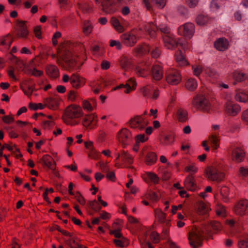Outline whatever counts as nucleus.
Wrapping results in <instances>:
<instances>
[{"mask_svg": "<svg viewBox=\"0 0 248 248\" xmlns=\"http://www.w3.org/2000/svg\"><path fill=\"white\" fill-rule=\"evenodd\" d=\"M166 80L170 85H177L181 80L180 73L176 70H169L166 74Z\"/></svg>", "mask_w": 248, "mask_h": 248, "instance_id": "obj_6", "label": "nucleus"}, {"mask_svg": "<svg viewBox=\"0 0 248 248\" xmlns=\"http://www.w3.org/2000/svg\"><path fill=\"white\" fill-rule=\"evenodd\" d=\"M152 74L155 80H159L161 79L163 77L162 68L158 65L153 66L152 69Z\"/></svg>", "mask_w": 248, "mask_h": 248, "instance_id": "obj_14", "label": "nucleus"}, {"mask_svg": "<svg viewBox=\"0 0 248 248\" xmlns=\"http://www.w3.org/2000/svg\"><path fill=\"white\" fill-rule=\"evenodd\" d=\"M82 107L84 109H87L89 111L93 110V107L90 103L87 100H85L83 102Z\"/></svg>", "mask_w": 248, "mask_h": 248, "instance_id": "obj_55", "label": "nucleus"}, {"mask_svg": "<svg viewBox=\"0 0 248 248\" xmlns=\"http://www.w3.org/2000/svg\"><path fill=\"white\" fill-rule=\"evenodd\" d=\"M29 73L35 77H40L43 75V73L41 70H39L35 68H33L32 69H31L29 71Z\"/></svg>", "mask_w": 248, "mask_h": 248, "instance_id": "obj_53", "label": "nucleus"}, {"mask_svg": "<svg viewBox=\"0 0 248 248\" xmlns=\"http://www.w3.org/2000/svg\"><path fill=\"white\" fill-rule=\"evenodd\" d=\"M174 136L172 135H167L164 136V141L166 143H172L174 141Z\"/></svg>", "mask_w": 248, "mask_h": 248, "instance_id": "obj_60", "label": "nucleus"}, {"mask_svg": "<svg viewBox=\"0 0 248 248\" xmlns=\"http://www.w3.org/2000/svg\"><path fill=\"white\" fill-rule=\"evenodd\" d=\"M220 194L222 196V200L224 202H227L229 201V188L226 186H222L220 189Z\"/></svg>", "mask_w": 248, "mask_h": 248, "instance_id": "obj_32", "label": "nucleus"}, {"mask_svg": "<svg viewBox=\"0 0 248 248\" xmlns=\"http://www.w3.org/2000/svg\"><path fill=\"white\" fill-rule=\"evenodd\" d=\"M112 2L110 0H105L102 2L103 10L106 13H110L113 12V10L109 8V6L112 5Z\"/></svg>", "mask_w": 248, "mask_h": 248, "instance_id": "obj_33", "label": "nucleus"}, {"mask_svg": "<svg viewBox=\"0 0 248 248\" xmlns=\"http://www.w3.org/2000/svg\"><path fill=\"white\" fill-rule=\"evenodd\" d=\"M178 119L181 122H186L187 119V112L183 109H179L177 112Z\"/></svg>", "mask_w": 248, "mask_h": 248, "instance_id": "obj_28", "label": "nucleus"}, {"mask_svg": "<svg viewBox=\"0 0 248 248\" xmlns=\"http://www.w3.org/2000/svg\"><path fill=\"white\" fill-rule=\"evenodd\" d=\"M44 106H45L41 103H30L29 105V108L33 110H37L38 108L43 109L44 108Z\"/></svg>", "mask_w": 248, "mask_h": 248, "instance_id": "obj_48", "label": "nucleus"}, {"mask_svg": "<svg viewBox=\"0 0 248 248\" xmlns=\"http://www.w3.org/2000/svg\"><path fill=\"white\" fill-rule=\"evenodd\" d=\"M43 161L44 164L50 169L54 170L56 169V163L51 156L49 155H45L43 157Z\"/></svg>", "mask_w": 248, "mask_h": 248, "instance_id": "obj_19", "label": "nucleus"}, {"mask_svg": "<svg viewBox=\"0 0 248 248\" xmlns=\"http://www.w3.org/2000/svg\"><path fill=\"white\" fill-rule=\"evenodd\" d=\"M150 51V48L146 45H139L133 50L134 53L137 56H142Z\"/></svg>", "mask_w": 248, "mask_h": 248, "instance_id": "obj_15", "label": "nucleus"}, {"mask_svg": "<svg viewBox=\"0 0 248 248\" xmlns=\"http://www.w3.org/2000/svg\"><path fill=\"white\" fill-rule=\"evenodd\" d=\"M83 115L82 108L77 105L73 104L67 107L65 109L63 120L65 122V118L69 119H78Z\"/></svg>", "mask_w": 248, "mask_h": 248, "instance_id": "obj_1", "label": "nucleus"}, {"mask_svg": "<svg viewBox=\"0 0 248 248\" xmlns=\"http://www.w3.org/2000/svg\"><path fill=\"white\" fill-rule=\"evenodd\" d=\"M179 31L185 38L190 39L195 32V25L190 22L186 23L179 27Z\"/></svg>", "mask_w": 248, "mask_h": 248, "instance_id": "obj_5", "label": "nucleus"}, {"mask_svg": "<svg viewBox=\"0 0 248 248\" xmlns=\"http://www.w3.org/2000/svg\"><path fill=\"white\" fill-rule=\"evenodd\" d=\"M205 173L208 179L217 182L223 181L225 178V174L218 170L214 166H208L205 170Z\"/></svg>", "mask_w": 248, "mask_h": 248, "instance_id": "obj_3", "label": "nucleus"}, {"mask_svg": "<svg viewBox=\"0 0 248 248\" xmlns=\"http://www.w3.org/2000/svg\"><path fill=\"white\" fill-rule=\"evenodd\" d=\"M210 225H211L212 228L215 231H220L222 229L221 224L218 221H211Z\"/></svg>", "mask_w": 248, "mask_h": 248, "instance_id": "obj_49", "label": "nucleus"}, {"mask_svg": "<svg viewBox=\"0 0 248 248\" xmlns=\"http://www.w3.org/2000/svg\"><path fill=\"white\" fill-rule=\"evenodd\" d=\"M156 155L154 153H148L146 157V163L148 165H152L156 161Z\"/></svg>", "mask_w": 248, "mask_h": 248, "instance_id": "obj_27", "label": "nucleus"}, {"mask_svg": "<svg viewBox=\"0 0 248 248\" xmlns=\"http://www.w3.org/2000/svg\"><path fill=\"white\" fill-rule=\"evenodd\" d=\"M123 89L124 91L123 92L124 93H128L130 92V90H131V86L128 84H126L125 85L121 84L116 87H115L113 90H116L117 89Z\"/></svg>", "mask_w": 248, "mask_h": 248, "instance_id": "obj_41", "label": "nucleus"}, {"mask_svg": "<svg viewBox=\"0 0 248 248\" xmlns=\"http://www.w3.org/2000/svg\"><path fill=\"white\" fill-rule=\"evenodd\" d=\"M131 127L137 128L140 130L144 129L147 125V123L144 119L140 116H136L131 119L129 122Z\"/></svg>", "mask_w": 248, "mask_h": 248, "instance_id": "obj_9", "label": "nucleus"}, {"mask_svg": "<svg viewBox=\"0 0 248 248\" xmlns=\"http://www.w3.org/2000/svg\"><path fill=\"white\" fill-rule=\"evenodd\" d=\"M238 246L239 248H248V239L239 241Z\"/></svg>", "mask_w": 248, "mask_h": 248, "instance_id": "obj_54", "label": "nucleus"}, {"mask_svg": "<svg viewBox=\"0 0 248 248\" xmlns=\"http://www.w3.org/2000/svg\"><path fill=\"white\" fill-rule=\"evenodd\" d=\"M111 22L116 30L119 32H122L124 31L123 27L120 24L119 20L114 17L111 18Z\"/></svg>", "mask_w": 248, "mask_h": 248, "instance_id": "obj_36", "label": "nucleus"}, {"mask_svg": "<svg viewBox=\"0 0 248 248\" xmlns=\"http://www.w3.org/2000/svg\"><path fill=\"white\" fill-rule=\"evenodd\" d=\"M129 135V133L127 129L125 128L121 129L118 133L119 141L122 142L123 144L125 145V143L124 142L128 138Z\"/></svg>", "mask_w": 248, "mask_h": 248, "instance_id": "obj_22", "label": "nucleus"}, {"mask_svg": "<svg viewBox=\"0 0 248 248\" xmlns=\"http://www.w3.org/2000/svg\"><path fill=\"white\" fill-rule=\"evenodd\" d=\"M93 27L91 24L88 23L87 24H85L84 27L83 29V31L86 35H89L92 32Z\"/></svg>", "mask_w": 248, "mask_h": 248, "instance_id": "obj_46", "label": "nucleus"}, {"mask_svg": "<svg viewBox=\"0 0 248 248\" xmlns=\"http://www.w3.org/2000/svg\"><path fill=\"white\" fill-rule=\"evenodd\" d=\"M205 72L210 77H213L217 74V71L214 68L210 67L206 69Z\"/></svg>", "mask_w": 248, "mask_h": 248, "instance_id": "obj_51", "label": "nucleus"}, {"mask_svg": "<svg viewBox=\"0 0 248 248\" xmlns=\"http://www.w3.org/2000/svg\"><path fill=\"white\" fill-rule=\"evenodd\" d=\"M163 40L165 46L169 49H172L178 46L176 41L167 35L163 37ZM178 46H180L184 50L188 49V46L186 44H178Z\"/></svg>", "mask_w": 248, "mask_h": 248, "instance_id": "obj_8", "label": "nucleus"}, {"mask_svg": "<svg viewBox=\"0 0 248 248\" xmlns=\"http://www.w3.org/2000/svg\"><path fill=\"white\" fill-rule=\"evenodd\" d=\"M19 29L17 31V36L18 37L26 39L27 38L29 31L24 21H20Z\"/></svg>", "mask_w": 248, "mask_h": 248, "instance_id": "obj_13", "label": "nucleus"}, {"mask_svg": "<svg viewBox=\"0 0 248 248\" xmlns=\"http://www.w3.org/2000/svg\"><path fill=\"white\" fill-rule=\"evenodd\" d=\"M113 243L116 246L121 248L126 247L129 244L128 240L124 237L119 238V239L113 240Z\"/></svg>", "mask_w": 248, "mask_h": 248, "instance_id": "obj_25", "label": "nucleus"}, {"mask_svg": "<svg viewBox=\"0 0 248 248\" xmlns=\"http://www.w3.org/2000/svg\"><path fill=\"white\" fill-rule=\"evenodd\" d=\"M214 46L219 51H224L229 46V42L224 38H220L214 43Z\"/></svg>", "mask_w": 248, "mask_h": 248, "instance_id": "obj_12", "label": "nucleus"}, {"mask_svg": "<svg viewBox=\"0 0 248 248\" xmlns=\"http://www.w3.org/2000/svg\"><path fill=\"white\" fill-rule=\"evenodd\" d=\"M122 37L124 43L127 46H133L137 42V38L134 35L124 34Z\"/></svg>", "mask_w": 248, "mask_h": 248, "instance_id": "obj_17", "label": "nucleus"}, {"mask_svg": "<svg viewBox=\"0 0 248 248\" xmlns=\"http://www.w3.org/2000/svg\"><path fill=\"white\" fill-rule=\"evenodd\" d=\"M46 74L52 78H57L59 76V71L57 67L54 65H48L46 67Z\"/></svg>", "mask_w": 248, "mask_h": 248, "instance_id": "obj_16", "label": "nucleus"}, {"mask_svg": "<svg viewBox=\"0 0 248 248\" xmlns=\"http://www.w3.org/2000/svg\"><path fill=\"white\" fill-rule=\"evenodd\" d=\"M2 121L4 123L9 124L14 122V118L10 115L4 116L2 117Z\"/></svg>", "mask_w": 248, "mask_h": 248, "instance_id": "obj_56", "label": "nucleus"}, {"mask_svg": "<svg viewBox=\"0 0 248 248\" xmlns=\"http://www.w3.org/2000/svg\"><path fill=\"white\" fill-rule=\"evenodd\" d=\"M35 36L38 39L42 38L41 27V26H37L34 27L33 30Z\"/></svg>", "mask_w": 248, "mask_h": 248, "instance_id": "obj_50", "label": "nucleus"}, {"mask_svg": "<svg viewBox=\"0 0 248 248\" xmlns=\"http://www.w3.org/2000/svg\"><path fill=\"white\" fill-rule=\"evenodd\" d=\"M155 215L157 221L160 223H164L166 221V215L160 209L155 210Z\"/></svg>", "mask_w": 248, "mask_h": 248, "instance_id": "obj_23", "label": "nucleus"}, {"mask_svg": "<svg viewBox=\"0 0 248 248\" xmlns=\"http://www.w3.org/2000/svg\"><path fill=\"white\" fill-rule=\"evenodd\" d=\"M150 239L154 243L157 244L160 241L159 234L155 232H152L150 234Z\"/></svg>", "mask_w": 248, "mask_h": 248, "instance_id": "obj_44", "label": "nucleus"}, {"mask_svg": "<svg viewBox=\"0 0 248 248\" xmlns=\"http://www.w3.org/2000/svg\"><path fill=\"white\" fill-rule=\"evenodd\" d=\"M245 155V152L243 150L240 148H235L232 151L231 157L233 161L239 163L244 160Z\"/></svg>", "mask_w": 248, "mask_h": 248, "instance_id": "obj_11", "label": "nucleus"}, {"mask_svg": "<svg viewBox=\"0 0 248 248\" xmlns=\"http://www.w3.org/2000/svg\"><path fill=\"white\" fill-rule=\"evenodd\" d=\"M210 210L209 207L203 202H200L198 203V207L197 209L199 215H204L207 214Z\"/></svg>", "mask_w": 248, "mask_h": 248, "instance_id": "obj_21", "label": "nucleus"}, {"mask_svg": "<svg viewBox=\"0 0 248 248\" xmlns=\"http://www.w3.org/2000/svg\"><path fill=\"white\" fill-rule=\"evenodd\" d=\"M198 170L197 168L195 166V165L192 164L186 166L185 168V170L186 172H190V174L192 175L193 173H195L197 172Z\"/></svg>", "mask_w": 248, "mask_h": 248, "instance_id": "obj_43", "label": "nucleus"}, {"mask_svg": "<svg viewBox=\"0 0 248 248\" xmlns=\"http://www.w3.org/2000/svg\"><path fill=\"white\" fill-rule=\"evenodd\" d=\"M197 82L193 78L188 79L186 82V87L189 91H194L197 87Z\"/></svg>", "mask_w": 248, "mask_h": 248, "instance_id": "obj_26", "label": "nucleus"}, {"mask_svg": "<svg viewBox=\"0 0 248 248\" xmlns=\"http://www.w3.org/2000/svg\"><path fill=\"white\" fill-rule=\"evenodd\" d=\"M121 157L124 160L127 161L129 163L132 162V158L130 155L128 154L125 151H123L121 154L118 155V158Z\"/></svg>", "mask_w": 248, "mask_h": 248, "instance_id": "obj_40", "label": "nucleus"}, {"mask_svg": "<svg viewBox=\"0 0 248 248\" xmlns=\"http://www.w3.org/2000/svg\"><path fill=\"white\" fill-rule=\"evenodd\" d=\"M216 214L218 216L225 217L226 215L225 207L221 204H217L216 207Z\"/></svg>", "mask_w": 248, "mask_h": 248, "instance_id": "obj_38", "label": "nucleus"}, {"mask_svg": "<svg viewBox=\"0 0 248 248\" xmlns=\"http://www.w3.org/2000/svg\"><path fill=\"white\" fill-rule=\"evenodd\" d=\"M240 174L244 177L248 176V168H246L244 167H241L239 169Z\"/></svg>", "mask_w": 248, "mask_h": 248, "instance_id": "obj_61", "label": "nucleus"}, {"mask_svg": "<svg viewBox=\"0 0 248 248\" xmlns=\"http://www.w3.org/2000/svg\"><path fill=\"white\" fill-rule=\"evenodd\" d=\"M209 21V18L208 16L203 15H199L196 18V23L198 25L203 26L206 24Z\"/></svg>", "mask_w": 248, "mask_h": 248, "instance_id": "obj_29", "label": "nucleus"}, {"mask_svg": "<svg viewBox=\"0 0 248 248\" xmlns=\"http://www.w3.org/2000/svg\"><path fill=\"white\" fill-rule=\"evenodd\" d=\"M209 140L213 148L217 149L219 146L220 138L216 135H212L209 137Z\"/></svg>", "mask_w": 248, "mask_h": 248, "instance_id": "obj_24", "label": "nucleus"}, {"mask_svg": "<svg viewBox=\"0 0 248 248\" xmlns=\"http://www.w3.org/2000/svg\"><path fill=\"white\" fill-rule=\"evenodd\" d=\"M185 187L188 190H194L196 185L194 177L192 175H189L186 179L185 182Z\"/></svg>", "mask_w": 248, "mask_h": 248, "instance_id": "obj_18", "label": "nucleus"}, {"mask_svg": "<svg viewBox=\"0 0 248 248\" xmlns=\"http://www.w3.org/2000/svg\"><path fill=\"white\" fill-rule=\"evenodd\" d=\"M93 119L94 116L93 115H86L83 120V125L86 127H90Z\"/></svg>", "mask_w": 248, "mask_h": 248, "instance_id": "obj_35", "label": "nucleus"}, {"mask_svg": "<svg viewBox=\"0 0 248 248\" xmlns=\"http://www.w3.org/2000/svg\"><path fill=\"white\" fill-rule=\"evenodd\" d=\"M233 78L238 82H241L245 80L247 76L245 74L235 71L233 73Z\"/></svg>", "mask_w": 248, "mask_h": 248, "instance_id": "obj_31", "label": "nucleus"}, {"mask_svg": "<svg viewBox=\"0 0 248 248\" xmlns=\"http://www.w3.org/2000/svg\"><path fill=\"white\" fill-rule=\"evenodd\" d=\"M146 30L149 32V34L151 36H154L155 35V31H154L155 29V25L152 23H149L145 26Z\"/></svg>", "mask_w": 248, "mask_h": 248, "instance_id": "obj_42", "label": "nucleus"}, {"mask_svg": "<svg viewBox=\"0 0 248 248\" xmlns=\"http://www.w3.org/2000/svg\"><path fill=\"white\" fill-rule=\"evenodd\" d=\"M248 208V201L247 200H240L237 202L234 206V212L238 216L244 215Z\"/></svg>", "mask_w": 248, "mask_h": 248, "instance_id": "obj_10", "label": "nucleus"}, {"mask_svg": "<svg viewBox=\"0 0 248 248\" xmlns=\"http://www.w3.org/2000/svg\"><path fill=\"white\" fill-rule=\"evenodd\" d=\"M88 204L90 208H91L93 210L96 212L100 211V210L101 209V207L97 206V203L95 200L89 202H88Z\"/></svg>", "mask_w": 248, "mask_h": 248, "instance_id": "obj_47", "label": "nucleus"}, {"mask_svg": "<svg viewBox=\"0 0 248 248\" xmlns=\"http://www.w3.org/2000/svg\"><path fill=\"white\" fill-rule=\"evenodd\" d=\"M202 71V68L201 66H197L193 67L194 74L196 76H199Z\"/></svg>", "mask_w": 248, "mask_h": 248, "instance_id": "obj_62", "label": "nucleus"}, {"mask_svg": "<svg viewBox=\"0 0 248 248\" xmlns=\"http://www.w3.org/2000/svg\"><path fill=\"white\" fill-rule=\"evenodd\" d=\"M176 60L180 66H185L188 64V62L184 56L181 50H179L175 53Z\"/></svg>", "mask_w": 248, "mask_h": 248, "instance_id": "obj_20", "label": "nucleus"}, {"mask_svg": "<svg viewBox=\"0 0 248 248\" xmlns=\"http://www.w3.org/2000/svg\"><path fill=\"white\" fill-rule=\"evenodd\" d=\"M236 99L242 102L248 101V94L244 92H240L236 94Z\"/></svg>", "mask_w": 248, "mask_h": 248, "instance_id": "obj_37", "label": "nucleus"}, {"mask_svg": "<svg viewBox=\"0 0 248 248\" xmlns=\"http://www.w3.org/2000/svg\"><path fill=\"white\" fill-rule=\"evenodd\" d=\"M79 7L84 11L88 12L92 10V8L88 4L85 3L81 4L79 6Z\"/></svg>", "mask_w": 248, "mask_h": 248, "instance_id": "obj_63", "label": "nucleus"}, {"mask_svg": "<svg viewBox=\"0 0 248 248\" xmlns=\"http://www.w3.org/2000/svg\"><path fill=\"white\" fill-rule=\"evenodd\" d=\"M242 119L243 121L248 123V108L243 112Z\"/></svg>", "mask_w": 248, "mask_h": 248, "instance_id": "obj_64", "label": "nucleus"}, {"mask_svg": "<svg viewBox=\"0 0 248 248\" xmlns=\"http://www.w3.org/2000/svg\"><path fill=\"white\" fill-rule=\"evenodd\" d=\"M153 3L159 8H163L166 4V0H152Z\"/></svg>", "mask_w": 248, "mask_h": 248, "instance_id": "obj_52", "label": "nucleus"}, {"mask_svg": "<svg viewBox=\"0 0 248 248\" xmlns=\"http://www.w3.org/2000/svg\"><path fill=\"white\" fill-rule=\"evenodd\" d=\"M137 74L141 77H145L147 74V71L145 69H142L139 66L136 67Z\"/></svg>", "mask_w": 248, "mask_h": 248, "instance_id": "obj_58", "label": "nucleus"}, {"mask_svg": "<svg viewBox=\"0 0 248 248\" xmlns=\"http://www.w3.org/2000/svg\"><path fill=\"white\" fill-rule=\"evenodd\" d=\"M77 97V93L73 91H71L68 94V99L72 102L75 101Z\"/></svg>", "mask_w": 248, "mask_h": 248, "instance_id": "obj_59", "label": "nucleus"}, {"mask_svg": "<svg viewBox=\"0 0 248 248\" xmlns=\"http://www.w3.org/2000/svg\"><path fill=\"white\" fill-rule=\"evenodd\" d=\"M121 67L125 70L129 68L131 66V62L127 57L124 56L120 62Z\"/></svg>", "mask_w": 248, "mask_h": 248, "instance_id": "obj_30", "label": "nucleus"}, {"mask_svg": "<svg viewBox=\"0 0 248 248\" xmlns=\"http://www.w3.org/2000/svg\"><path fill=\"white\" fill-rule=\"evenodd\" d=\"M71 83L74 88H79L80 85V79L78 76L73 75L71 77Z\"/></svg>", "mask_w": 248, "mask_h": 248, "instance_id": "obj_34", "label": "nucleus"}, {"mask_svg": "<svg viewBox=\"0 0 248 248\" xmlns=\"http://www.w3.org/2000/svg\"><path fill=\"white\" fill-rule=\"evenodd\" d=\"M193 106L197 109L207 110L210 107L209 101L203 95H197L193 100Z\"/></svg>", "mask_w": 248, "mask_h": 248, "instance_id": "obj_4", "label": "nucleus"}, {"mask_svg": "<svg viewBox=\"0 0 248 248\" xmlns=\"http://www.w3.org/2000/svg\"><path fill=\"white\" fill-rule=\"evenodd\" d=\"M13 60L14 61L15 64L17 66V68L22 70L24 69L25 67V63L23 61L16 57H14Z\"/></svg>", "mask_w": 248, "mask_h": 248, "instance_id": "obj_39", "label": "nucleus"}, {"mask_svg": "<svg viewBox=\"0 0 248 248\" xmlns=\"http://www.w3.org/2000/svg\"><path fill=\"white\" fill-rule=\"evenodd\" d=\"M225 112L230 116H234L241 111V107L232 101H228L226 104Z\"/></svg>", "mask_w": 248, "mask_h": 248, "instance_id": "obj_7", "label": "nucleus"}, {"mask_svg": "<svg viewBox=\"0 0 248 248\" xmlns=\"http://www.w3.org/2000/svg\"><path fill=\"white\" fill-rule=\"evenodd\" d=\"M58 106V103L55 99H50L48 104V107L52 109H55Z\"/></svg>", "mask_w": 248, "mask_h": 248, "instance_id": "obj_57", "label": "nucleus"}, {"mask_svg": "<svg viewBox=\"0 0 248 248\" xmlns=\"http://www.w3.org/2000/svg\"><path fill=\"white\" fill-rule=\"evenodd\" d=\"M146 174L152 182L155 184L158 183L159 178L155 174L152 172H147Z\"/></svg>", "mask_w": 248, "mask_h": 248, "instance_id": "obj_45", "label": "nucleus"}, {"mask_svg": "<svg viewBox=\"0 0 248 248\" xmlns=\"http://www.w3.org/2000/svg\"><path fill=\"white\" fill-rule=\"evenodd\" d=\"M203 234V232L196 227L192 229L189 233L188 240L190 245L193 248H197L202 245L201 237Z\"/></svg>", "mask_w": 248, "mask_h": 248, "instance_id": "obj_2", "label": "nucleus"}]
</instances>
